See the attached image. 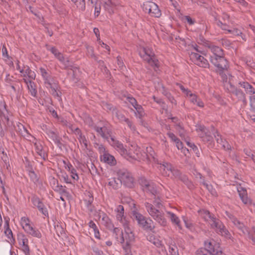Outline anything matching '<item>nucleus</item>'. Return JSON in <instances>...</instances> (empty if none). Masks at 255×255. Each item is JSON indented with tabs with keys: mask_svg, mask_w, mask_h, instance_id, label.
Wrapping results in <instances>:
<instances>
[{
	"mask_svg": "<svg viewBox=\"0 0 255 255\" xmlns=\"http://www.w3.org/2000/svg\"><path fill=\"white\" fill-rule=\"evenodd\" d=\"M78 139L81 143L84 144L85 148H87L88 147V143L85 136L82 134L78 136Z\"/></svg>",
	"mask_w": 255,
	"mask_h": 255,
	"instance_id": "5fc2aeb1",
	"label": "nucleus"
},
{
	"mask_svg": "<svg viewBox=\"0 0 255 255\" xmlns=\"http://www.w3.org/2000/svg\"><path fill=\"white\" fill-rule=\"evenodd\" d=\"M20 225L25 232L33 237L40 239L42 234L40 231L35 227L31 223L30 219L26 217L21 218L20 221Z\"/></svg>",
	"mask_w": 255,
	"mask_h": 255,
	"instance_id": "6e6552de",
	"label": "nucleus"
},
{
	"mask_svg": "<svg viewBox=\"0 0 255 255\" xmlns=\"http://www.w3.org/2000/svg\"><path fill=\"white\" fill-rule=\"evenodd\" d=\"M69 172L70 174L71 178H72V180L73 182V184H74L75 183L76 181H77L79 180V176L77 173L76 170L75 168H73L70 171H69Z\"/></svg>",
	"mask_w": 255,
	"mask_h": 255,
	"instance_id": "c03bdc74",
	"label": "nucleus"
},
{
	"mask_svg": "<svg viewBox=\"0 0 255 255\" xmlns=\"http://www.w3.org/2000/svg\"><path fill=\"white\" fill-rule=\"evenodd\" d=\"M5 81L6 83V85L8 86L9 85H11L14 83H17V79L13 77V76L10 75L9 74H6V77L5 78Z\"/></svg>",
	"mask_w": 255,
	"mask_h": 255,
	"instance_id": "ea45409f",
	"label": "nucleus"
},
{
	"mask_svg": "<svg viewBox=\"0 0 255 255\" xmlns=\"http://www.w3.org/2000/svg\"><path fill=\"white\" fill-rule=\"evenodd\" d=\"M196 255H213V254H211V252L202 248L196 251Z\"/></svg>",
	"mask_w": 255,
	"mask_h": 255,
	"instance_id": "864d4df0",
	"label": "nucleus"
},
{
	"mask_svg": "<svg viewBox=\"0 0 255 255\" xmlns=\"http://www.w3.org/2000/svg\"><path fill=\"white\" fill-rule=\"evenodd\" d=\"M239 85L245 89L247 94L253 95L255 93V88L248 82L246 81L240 82Z\"/></svg>",
	"mask_w": 255,
	"mask_h": 255,
	"instance_id": "cd10ccee",
	"label": "nucleus"
},
{
	"mask_svg": "<svg viewBox=\"0 0 255 255\" xmlns=\"http://www.w3.org/2000/svg\"><path fill=\"white\" fill-rule=\"evenodd\" d=\"M175 178H178L181 180L184 184H185L189 188H191L192 187V184L191 182L188 180L187 177L184 175H181L180 172H179V176L177 177H174Z\"/></svg>",
	"mask_w": 255,
	"mask_h": 255,
	"instance_id": "58836bf2",
	"label": "nucleus"
},
{
	"mask_svg": "<svg viewBox=\"0 0 255 255\" xmlns=\"http://www.w3.org/2000/svg\"><path fill=\"white\" fill-rule=\"evenodd\" d=\"M145 206L146 211L153 219L160 225L165 226L166 225V220L164 216V213L161 210L162 205L160 200L155 199L152 204L146 202Z\"/></svg>",
	"mask_w": 255,
	"mask_h": 255,
	"instance_id": "7ed1b4c3",
	"label": "nucleus"
},
{
	"mask_svg": "<svg viewBox=\"0 0 255 255\" xmlns=\"http://www.w3.org/2000/svg\"><path fill=\"white\" fill-rule=\"evenodd\" d=\"M134 108L136 110V112H135V116L139 119H141L144 115V111L140 105L137 104Z\"/></svg>",
	"mask_w": 255,
	"mask_h": 255,
	"instance_id": "4c0bfd02",
	"label": "nucleus"
},
{
	"mask_svg": "<svg viewBox=\"0 0 255 255\" xmlns=\"http://www.w3.org/2000/svg\"><path fill=\"white\" fill-rule=\"evenodd\" d=\"M66 186H63L61 185H57L54 187V190L58 192L61 195H64L66 197L70 196L69 193L66 189Z\"/></svg>",
	"mask_w": 255,
	"mask_h": 255,
	"instance_id": "c756f323",
	"label": "nucleus"
},
{
	"mask_svg": "<svg viewBox=\"0 0 255 255\" xmlns=\"http://www.w3.org/2000/svg\"><path fill=\"white\" fill-rule=\"evenodd\" d=\"M117 175L121 183L128 188H132L134 186V179L132 174L127 169L119 170Z\"/></svg>",
	"mask_w": 255,
	"mask_h": 255,
	"instance_id": "9b49d317",
	"label": "nucleus"
},
{
	"mask_svg": "<svg viewBox=\"0 0 255 255\" xmlns=\"http://www.w3.org/2000/svg\"><path fill=\"white\" fill-rule=\"evenodd\" d=\"M216 23L218 26H220L223 30L227 31L228 33V30L230 29H229V25L226 23H223L222 22L219 20L216 21Z\"/></svg>",
	"mask_w": 255,
	"mask_h": 255,
	"instance_id": "6e6d98bb",
	"label": "nucleus"
},
{
	"mask_svg": "<svg viewBox=\"0 0 255 255\" xmlns=\"http://www.w3.org/2000/svg\"><path fill=\"white\" fill-rule=\"evenodd\" d=\"M201 183L204 185V187H206V188L211 193L213 196H217V192L216 190L213 188L212 185L206 183L204 179H203Z\"/></svg>",
	"mask_w": 255,
	"mask_h": 255,
	"instance_id": "79ce46f5",
	"label": "nucleus"
},
{
	"mask_svg": "<svg viewBox=\"0 0 255 255\" xmlns=\"http://www.w3.org/2000/svg\"><path fill=\"white\" fill-rule=\"evenodd\" d=\"M204 44L208 47L213 55L210 56V61L217 67L218 70L222 72L224 70H227L229 68V65L227 60L224 57L223 50L219 47L211 45L208 41L203 38L201 39Z\"/></svg>",
	"mask_w": 255,
	"mask_h": 255,
	"instance_id": "f03ea898",
	"label": "nucleus"
},
{
	"mask_svg": "<svg viewBox=\"0 0 255 255\" xmlns=\"http://www.w3.org/2000/svg\"><path fill=\"white\" fill-rule=\"evenodd\" d=\"M143 9L145 12H148L152 16L159 17L161 15V11L158 6L152 1H145L143 3Z\"/></svg>",
	"mask_w": 255,
	"mask_h": 255,
	"instance_id": "4468645a",
	"label": "nucleus"
},
{
	"mask_svg": "<svg viewBox=\"0 0 255 255\" xmlns=\"http://www.w3.org/2000/svg\"><path fill=\"white\" fill-rule=\"evenodd\" d=\"M167 217L170 219L171 223L177 228L178 230H181L182 229L181 223L179 218L174 213L170 212H166Z\"/></svg>",
	"mask_w": 255,
	"mask_h": 255,
	"instance_id": "b1692460",
	"label": "nucleus"
},
{
	"mask_svg": "<svg viewBox=\"0 0 255 255\" xmlns=\"http://www.w3.org/2000/svg\"><path fill=\"white\" fill-rule=\"evenodd\" d=\"M17 240L21 250L25 255H29L30 250L28 246V240L27 237L23 234H20L18 235Z\"/></svg>",
	"mask_w": 255,
	"mask_h": 255,
	"instance_id": "4be33fe9",
	"label": "nucleus"
},
{
	"mask_svg": "<svg viewBox=\"0 0 255 255\" xmlns=\"http://www.w3.org/2000/svg\"><path fill=\"white\" fill-rule=\"evenodd\" d=\"M121 184H122L121 183L120 180H119L118 177V179L113 178L109 179V181L108 182V185L115 190L119 188Z\"/></svg>",
	"mask_w": 255,
	"mask_h": 255,
	"instance_id": "473e14b6",
	"label": "nucleus"
},
{
	"mask_svg": "<svg viewBox=\"0 0 255 255\" xmlns=\"http://www.w3.org/2000/svg\"><path fill=\"white\" fill-rule=\"evenodd\" d=\"M177 85L179 87L182 92L187 97L191 93V91L187 88H185L183 85L179 83H177Z\"/></svg>",
	"mask_w": 255,
	"mask_h": 255,
	"instance_id": "13d9d810",
	"label": "nucleus"
},
{
	"mask_svg": "<svg viewBox=\"0 0 255 255\" xmlns=\"http://www.w3.org/2000/svg\"><path fill=\"white\" fill-rule=\"evenodd\" d=\"M104 6L109 12H113L116 4L113 1H105Z\"/></svg>",
	"mask_w": 255,
	"mask_h": 255,
	"instance_id": "e433bc0d",
	"label": "nucleus"
},
{
	"mask_svg": "<svg viewBox=\"0 0 255 255\" xmlns=\"http://www.w3.org/2000/svg\"><path fill=\"white\" fill-rule=\"evenodd\" d=\"M187 144L194 151V152L197 155V156H199V151L198 147L193 143H191L189 141H187Z\"/></svg>",
	"mask_w": 255,
	"mask_h": 255,
	"instance_id": "8fccbe9b",
	"label": "nucleus"
},
{
	"mask_svg": "<svg viewBox=\"0 0 255 255\" xmlns=\"http://www.w3.org/2000/svg\"><path fill=\"white\" fill-rule=\"evenodd\" d=\"M93 128L103 138L108 139L110 136L111 129L109 123L106 122L105 125L102 127L95 126Z\"/></svg>",
	"mask_w": 255,
	"mask_h": 255,
	"instance_id": "aec40b11",
	"label": "nucleus"
},
{
	"mask_svg": "<svg viewBox=\"0 0 255 255\" xmlns=\"http://www.w3.org/2000/svg\"><path fill=\"white\" fill-rule=\"evenodd\" d=\"M230 219H231L232 222L239 229L243 231V233H245V231H247L246 228L244 226V225L240 222L236 218L234 217L232 215L229 216Z\"/></svg>",
	"mask_w": 255,
	"mask_h": 255,
	"instance_id": "7c9ffc66",
	"label": "nucleus"
},
{
	"mask_svg": "<svg viewBox=\"0 0 255 255\" xmlns=\"http://www.w3.org/2000/svg\"><path fill=\"white\" fill-rule=\"evenodd\" d=\"M196 130L198 133H202L206 131V130L207 129V128L203 125H197L196 126Z\"/></svg>",
	"mask_w": 255,
	"mask_h": 255,
	"instance_id": "680f3d73",
	"label": "nucleus"
},
{
	"mask_svg": "<svg viewBox=\"0 0 255 255\" xmlns=\"http://www.w3.org/2000/svg\"><path fill=\"white\" fill-rule=\"evenodd\" d=\"M39 72L42 77L45 86L46 88L51 89L50 92L54 97L60 100L61 99V93L59 90V87L58 81L44 68L40 67Z\"/></svg>",
	"mask_w": 255,
	"mask_h": 255,
	"instance_id": "39448f33",
	"label": "nucleus"
},
{
	"mask_svg": "<svg viewBox=\"0 0 255 255\" xmlns=\"http://www.w3.org/2000/svg\"><path fill=\"white\" fill-rule=\"evenodd\" d=\"M24 82L26 84L27 88L32 96L35 97L37 95V90L35 85L33 81H29L27 79H24Z\"/></svg>",
	"mask_w": 255,
	"mask_h": 255,
	"instance_id": "c85d7f7f",
	"label": "nucleus"
},
{
	"mask_svg": "<svg viewBox=\"0 0 255 255\" xmlns=\"http://www.w3.org/2000/svg\"><path fill=\"white\" fill-rule=\"evenodd\" d=\"M231 93L236 95L239 99L244 102L246 101L245 94L241 90L236 88Z\"/></svg>",
	"mask_w": 255,
	"mask_h": 255,
	"instance_id": "f704fd0d",
	"label": "nucleus"
},
{
	"mask_svg": "<svg viewBox=\"0 0 255 255\" xmlns=\"http://www.w3.org/2000/svg\"><path fill=\"white\" fill-rule=\"evenodd\" d=\"M46 132L49 137L59 147H61L62 143L60 141V138L54 131L51 129H47Z\"/></svg>",
	"mask_w": 255,
	"mask_h": 255,
	"instance_id": "a878e982",
	"label": "nucleus"
},
{
	"mask_svg": "<svg viewBox=\"0 0 255 255\" xmlns=\"http://www.w3.org/2000/svg\"><path fill=\"white\" fill-rule=\"evenodd\" d=\"M34 144L35 151L36 153L44 160H46L47 158V154L44 150L42 143L41 141L37 140L33 137L31 141Z\"/></svg>",
	"mask_w": 255,
	"mask_h": 255,
	"instance_id": "6ab92c4d",
	"label": "nucleus"
},
{
	"mask_svg": "<svg viewBox=\"0 0 255 255\" xmlns=\"http://www.w3.org/2000/svg\"><path fill=\"white\" fill-rule=\"evenodd\" d=\"M224 87L228 90V91L231 93L236 88L235 86L231 84V83H230V82H227V81H226V83L224 84Z\"/></svg>",
	"mask_w": 255,
	"mask_h": 255,
	"instance_id": "3c124183",
	"label": "nucleus"
},
{
	"mask_svg": "<svg viewBox=\"0 0 255 255\" xmlns=\"http://www.w3.org/2000/svg\"><path fill=\"white\" fill-rule=\"evenodd\" d=\"M214 136L215 137L217 142L219 144H221L224 140L222 138L221 135L219 134V133L218 132H217L216 134H215Z\"/></svg>",
	"mask_w": 255,
	"mask_h": 255,
	"instance_id": "774afa93",
	"label": "nucleus"
},
{
	"mask_svg": "<svg viewBox=\"0 0 255 255\" xmlns=\"http://www.w3.org/2000/svg\"><path fill=\"white\" fill-rule=\"evenodd\" d=\"M249 238L252 240L253 244L255 245V227H253L251 232L249 233Z\"/></svg>",
	"mask_w": 255,
	"mask_h": 255,
	"instance_id": "0e129e2a",
	"label": "nucleus"
},
{
	"mask_svg": "<svg viewBox=\"0 0 255 255\" xmlns=\"http://www.w3.org/2000/svg\"><path fill=\"white\" fill-rule=\"evenodd\" d=\"M187 97L189 99L190 102L193 105H196L197 106L201 108L204 107V104L203 102L196 94L191 92V93L187 96Z\"/></svg>",
	"mask_w": 255,
	"mask_h": 255,
	"instance_id": "393cba45",
	"label": "nucleus"
},
{
	"mask_svg": "<svg viewBox=\"0 0 255 255\" xmlns=\"http://www.w3.org/2000/svg\"><path fill=\"white\" fill-rule=\"evenodd\" d=\"M88 55L92 58H93L95 60L97 61V56L94 53V49L92 47H88L87 48Z\"/></svg>",
	"mask_w": 255,
	"mask_h": 255,
	"instance_id": "052dcab7",
	"label": "nucleus"
},
{
	"mask_svg": "<svg viewBox=\"0 0 255 255\" xmlns=\"http://www.w3.org/2000/svg\"><path fill=\"white\" fill-rule=\"evenodd\" d=\"M110 144L123 156L124 158L129 161L135 160V155L132 154L130 151H128L120 141L111 137Z\"/></svg>",
	"mask_w": 255,
	"mask_h": 255,
	"instance_id": "9d476101",
	"label": "nucleus"
},
{
	"mask_svg": "<svg viewBox=\"0 0 255 255\" xmlns=\"http://www.w3.org/2000/svg\"><path fill=\"white\" fill-rule=\"evenodd\" d=\"M21 76L24 79H27L29 81H33L35 79L36 74L33 71H32L28 66H24V70L21 71Z\"/></svg>",
	"mask_w": 255,
	"mask_h": 255,
	"instance_id": "5701e85b",
	"label": "nucleus"
},
{
	"mask_svg": "<svg viewBox=\"0 0 255 255\" xmlns=\"http://www.w3.org/2000/svg\"><path fill=\"white\" fill-rule=\"evenodd\" d=\"M176 130L178 132L179 135L181 137H184L185 136V132L182 125L180 124H177L175 126Z\"/></svg>",
	"mask_w": 255,
	"mask_h": 255,
	"instance_id": "49530a36",
	"label": "nucleus"
},
{
	"mask_svg": "<svg viewBox=\"0 0 255 255\" xmlns=\"http://www.w3.org/2000/svg\"><path fill=\"white\" fill-rule=\"evenodd\" d=\"M31 200L34 206L36 207L43 215L48 217V211L39 198L34 196L31 198Z\"/></svg>",
	"mask_w": 255,
	"mask_h": 255,
	"instance_id": "412c9836",
	"label": "nucleus"
},
{
	"mask_svg": "<svg viewBox=\"0 0 255 255\" xmlns=\"http://www.w3.org/2000/svg\"><path fill=\"white\" fill-rule=\"evenodd\" d=\"M124 232L122 233V240L126 245L130 246L134 241V235L131 230L130 224L123 226Z\"/></svg>",
	"mask_w": 255,
	"mask_h": 255,
	"instance_id": "2eb2a0df",
	"label": "nucleus"
},
{
	"mask_svg": "<svg viewBox=\"0 0 255 255\" xmlns=\"http://www.w3.org/2000/svg\"><path fill=\"white\" fill-rule=\"evenodd\" d=\"M199 137L205 142L211 141L213 139L212 135L210 134L209 130L207 129L204 132L199 133Z\"/></svg>",
	"mask_w": 255,
	"mask_h": 255,
	"instance_id": "2f4dec72",
	"label": "nucleus"
},
{
	"mask_svg": "<svg viewBox=\"0 0 255 255\" xmlns=\"http://www.w3.org/2000/svg\"><path fill=\"white\" fill-rule=\"evenodd\" d=\"M1 52H2V56L5 60H6V59H8L9 56L8 55L7 50L6 47L4 45H3V46H2Z\"/></svg>",
	"mask_w": 255,
	"mask_h": 255,
	"instance_id": "69168bd1",
	"label": "nucleus"
},
{
	"mask_svg": "<svg viewBox=\"0 0 255 255\" xmlns=\"http://www.w3.org/2000/svg\"><path fill=\"white\" fill-rule=\"evenodd\" d=\"M242 202L246 206L249 207L254 204L252 202V200L248 197V194L246 196L240 197Z\"/></svg>",
	"mask_w": 255,
	"mask_h": 255,
	"instance_id": "a18cd8bd",
	"label": "nucleus"
},
{
	"mask_svg": "<svg viewBox=\"0 0 255 255\" xmlns=\"http://www.w3.org/2000/svg\"><path fill=\"white\" fill-rule=\"evenodd\" d=\"M65 66H70V61L68 57H64L61 53H60L56 57Z\"/></svg>",
	"mask_w": 255,
	"mask_h": 255,
	"instance_id": "a19ab883",
	"label": "nucleus"
},
{
	"mask_svg": "<svg viewBox=\"0 0 255 255\" xmlns=\"http://www.w3.org/2000/svg\"><path fill=\"white\" fill-rule=\"evenodd\" d=\"M15 126L12 115L6 108L4 101H0V136L2 138L5 136L6 132H8L13 139H16V136L14 132L16 130L19 135L25 139L31 141L33 136L29 133L26 128L21 123L16 124Z\"/></svg>",
	"mask_w": 255,
	"mask_h": 255,
	"instance_id": "f257e3e1",
	"label": "nucleus"
},
{
	"mask_svg": "<svg viewBox=\"0 0 255 255\" xmlns=\"http://www.w3.org/2000/svg\"><path fill=\"white\" fill-rule=\"evenodd\" d=\"M220 145L221 147L226 151H229L231 150V145L226 140H224Z\"/></svg>",
	"mask_w": 255,
	"mask_h": 255,
	"instance_id": "4d7b16f0",
	"label": "nucleus"
},
{
	"mask_svg": "<svg viewBox=\"0 0 255 255\" xmlns=\"http://www.w3.org/2000/svg\"><path fill=\"white\" fill-rule=\"evenodd\" d=\"M204 249L211 252L213 255H222L223 252L219 246L215 244L213 241L207 240L204 242Z\"/></svg>",
	"mask_w": 255,
	"mask_h": 255,
	"instance_id": "f3484780",
	"label": "nucleus"
},
{
	"mask_svg": "<svg viewBox=\"0 0 255 255\" xmlns=\"http://www.w3.org/2000/svg\"><path fill=\"white\" fill-rule=\"evenodd\" d=\"M110 144L123 156L124 158L129 161L135 160V155L132 154L130 151H128L120 141L111 137Z\"/></svg>",
	"mask_w": 255,
	"mask_h": 255,
	"instance_id": "1a4fd4ad",
	"label": "nucleus"
},
{
	"mask_svg": "<svg viewBox=\"0 0 255 255\" xmlns=\"http://www.w3.org/2000/svg\"><path fill=\"white\" fill-rule=\"evenodd\" d=\"M162 175L171 178L177 177L179 176V171L176 169L170 163L163 162L159 166Z\"/></svg>",
	"mask_w": 255,
	"mask_h": 255,
	"instance_id": "f8f14e48",
	"label": "nucleus"
},
{
	"mask_svg": "<svg viewBox=\"0 0 255 255\" xmlns=\"http://www.w3.org/2000/svg\"><path fill=\"white\" fill-rule=\"evenodd\" d=\"M139 54L140 57L151 66L158 67V61L151 48L148 47H142L140 48Z\"/></svg>",
	"mask_w": 255,
	"mask_h": 255,
	"instance_id": "0eeeda50",
	"label": "nucleus"
},
{
	"mask_svg": "<svg viewBox=\"0 0 255 255\" xmlns=\"http://www.w3.org/2000/svg\"><path fill=\"white\" fill-rule=\"evenodd\" d=\"M29 176L31 180L34 183H36L38 181V178L37 175L33 171H29Z\"/></svg>",
	"mask_w": 255,
	"mask_h": 255,
	"instance_id": "603ef678",
	"label": "nucleus"
},
{
	"mask_svg": "<svg viewBox=\"0 0 255 255\" xmlns=\"http://www.w3.org/2000/svg\"><path fill=\"white\" fill-rule=\"evenodd\" d=\"M237 190L240 198L243 196L244 197L245 196H246V195L248 194L246 189L244 187H243L241 186H239L237 187Z\"/></svg>",
	"mask_w": 255,
	"mask_h": 255,
	"instance_id": "09e8293b",
	"label": "nucleus"
},
{
	"mask_svg": "<svg viewBox=\"0 0 255 255\" xmlns=\"http://www.w3.org/2000/svg\"><path fill=\"white\" fill-rule=\"evenodd\" d=\"M99 149L101 152H103V154L101 155V161L108 164L111 166H114L116 164L117 161L114 156L107 152L103 146L101 145L100 146Z\"/></svg>",
	"mask_w": 255,
	"mask_h": 255,
	"instance_id": "a211bd4d",
	"label": "nucleus"
},
{
	"mask_svg": "<svg viewBox=\"0 0 255 255\" xmlns=\"http://www.w3.org/2000/svg\"><path fill=\"white\" fill-rule=\"evenodd\" d=\"M200 216L211 225V227L227 238H230L229 231L225 228L224 225L218 219L212 216L207 210H201L199 211Z\"/></svg>",
	"mask_w": 255,
	"mask_h": 255,
	"instance_id": "20e7f679",
	"label": "nucleus"
},
{
	"mask_svg": "<svg viewBox=\"0 0 255 255\" xmlns=\"http://www.w3.org/2000/svg\"><path fill=\"white\" fill-rule=\"evenodd\" d=\"M142 186L144 188V190L150 192L153 195H155L156 193V188L152 182L144 180L142 182Z\"/></svg>",
	"mask_w": 255,
	"mask_h": 255,
	"instance_id": "bb28decb",
	"label": "nucleus"
},
{
	"mask_svg": "<svg viewBox=\"0 0 255 255\" xmlns=\"http://www.w3.org/2000/svg\"><path fill=\"white\" fill-rule=\"evenodd\" d=\"M6 228L4 233L8 239V242L9 243H12L14 241V239L13 237L12 232L11 230L9 228L8 224L7 222H6V225H4Z\"/></svg>",
	"mask_w": 255,
	"mask_h": 255,
	"instance_id": "72a5a7b5",
	"label": "nucleus"
},
{
	"mask_svg": "<svg viewBox=\"0 0 255 255\" xmlns=\"http://www.w3.org/2000/svg\"><path fill=\"white\" fill-rule=\"evenodd\" d=\"M192 47L195 51H192L190 54L191 60L197 65L203 67H209V64L207 60H206L203 56L200 54L204 55V51L202 48L197 44L192 45Z\"/></svg>",
	"mask_w": 255,
	"mask_h": 255,
	"instance_id": "423d86ee",
	"label": "nucleus"
},
{
	"mask_svg": "<svg viewBox=\"0 0 255 255\" xmlns=\"http://www.w3.org/2000/svg\"><path fill=\"white\" fill-rule=\"evenodd\" d=\"M115 114L116 116L118 118V119L121 122H125V120L127 119L126 118L125 116L122 114L121 112L119 111H115Z\"/></svg>",
	"mask_w": 255,
	"mask_h": 255,
	"instance_id": "bf43d9fd",
	"label": "nucleus"
},
{
	"mask_svg": "<svg viewBox=\"0 0 255 255\" xmlns=\"http://www.w3.org/2000/svg\"><path fill=\"white\" fill-rule=\"evenodd\" d=\"M228 33L232 34L234 35H241L244 40H246V35L243 34L241 31L237 28L228 30Z\"/></svg>",
	"mask_w": 255,
	"mask_h": 255,
	"instance_id": "37998d69",
	"label": "nucleus"
},
{
	"mask_svg": "<svg viewBox=\"0 0 255 255\" xmlns=\"http://www.w3.org/2000/svg\"><path fill=\"white\" fill-rule=\"evenodd\" d=\"M115 212L117 221H119L123 226L129 223V222L125 214V210L123 206L121 205L117 206L115 209Z\"/></svg>",
	"mask_w": 255,
	"mask_h": 255,
	"instance_id": "dca6fc26",
	"label": "nucleus"
},
{
	"mask_svg": "<svg viewBox=\"0 0 255 255\" xmlns=\"http://www.w3.org/2000/svg\"><path fill=\"white\" fill-rule=\"evenodd\" d=\"M169 252L171 255H179L178 248L175 244L169 246Z\"/></svg>",
	"mask_w": 255,
	"mask_h": 255,
	"instance_id": "de8ad7c7",
	"label": "nucleus"
},
{
	"mask_svg": "<svg viewBox=\"0 0 255 255\" xmlns=\"http://www.w3.org/2000/svg\"><path fill=\"white\" fill-rule=\"evenodd\" d=\"M60 179L67 184H74L72 180L69 177L68 175L65 172L61 171L59 175Z\"/></svg>",
	"mask_w": 255,
	"mask_h": 255,
	"instance_id": "c9c22d12",
	"label": "nucleus"
},
{
	"mask_svg": "<svg viewBox=\"0 0 255 255\" xmlns=\"http://www.w3.org/2000/svg\"><path fill=\"white\" fill-rule=\"evenodd\" d=\"M133 216L138 224L144 229L152 231L154 229L153 221L151 219H146L142 215L136 212L133 213Z\"/></svg>",
	"mask_w": 255,
	"mask_h": 255,
	"instance_id": "ddd939ff",
	"label": "nucleus"
},
{
	"mask_svg": "<svg viewBox=\"0 0 255 255\" xmlns=\"http://www.w3.org/2000/svg\"><path fill=\"white\" fill-rule=\"evenodd\" d=\"M63 163L65 168L68 171L74 168L73 165L69 161L63 160Z\"/></svg>",
	"mask_w": 255,
	"mask_h": 255,
	"instance_id": "338daca9",
	"label": "nucleus"
},
{
	"mask_svg": "<svg viewBox=\"0 0 255 255\" xmlns=\"http://www.w3.org/2000/svg\"><path fill=\"white\" fill-rule=\"evenodd\" d=\"M250 103L251 109L255 112V95L250 96Z\"/></svg>",
	"mask_w": 255,
	"mask_h": 255,
	"instance_id": "e2e57ef3",
	"label": "nucleus"
}]
</instances>
